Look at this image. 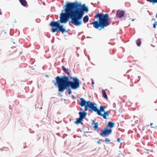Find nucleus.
Returning a JSON list of instances; mask_svg holds the SVG:
<instances>
[{"label":"nucleus","mask_w":157,"mask_h":157,"mask_svg":"<svg viewBox=\"0 0 157 157\" xmlns=\"http://www.w3.org/2000/svg\"><path fill=\"white\" fill-rule=\"evenodd\" d=\"M63 9L60 14L59 20L57 21L51 22L49 25L52 27V31L54 33L59 31L62 33H67L65 27L61 24H65L71 20L70 22L74 25L79 26L82 24V19L85 13L89 11L88 6L86 4H82L81 2L76 1L74 2H67L63 5Z\"/></svg>","instance_id":"nucleus-1"},{"label":"nucleus","mask_w":157,"mask_h":157,"mask_svg":"<svg viewBox=\"0 0 157 157\" xmlns=\"http://www.w3.org/2000/svg\"><path fill=\"white\" fill-rule=\"evenodd\" d=\"M94 17L97 20H94L91 24L96 29L101 30L110 24V22L108 21L110 18L108 13H96Z\"/></svg>","instance_id":"nucleus-2"},{"label":"nucleus","mask_w":157,"mask_h":157,"mask_svg":"<svg viewBox=\"0 0 157 157\" xmlns=\"http://www.w3.org/2000/svg\"><path fill=\"white\" fill-rule=\"evenodd\" d=\"M55 79L65 84L75 90L78 88L80 86V82L77 77L67 76L66 75L57 76Z\"/></svg>","instance_id":"nucleus-3"},{"label":"nucleus","mask_w":157,"mask_h":157,"mask_svg":"<svg viewBox=\"0 0 157 157\" xmlns=\"http://www.w3.org/2000/svg\"><path fill=\"white\" fill-rule=\"evenodd\" d=\"M55 80L56 81L53 80L52 82L54 83L55 86L58 88V91L62 93L65 90H67L68 91V94L70 95L71 94V90H74V89L65 84L63 83L62 82H60L57 79H55Z\"/></svg>","instance_id":"nucleus-4"},{"label":"nucleus","mask_w":157,"mask_h":157,"mask_svg":"<svg viewBox=\"0 0 157 157\" xmlns=\"http://www.w3.org/2000/svg\"><path fill=\"white\" fill-rule=\"evenodd\" d=\"M112 132V129L106 127L103 129H102L100 133V135L102 136L105 137L107 135L111 134Z\"/></svg>","instance_id":"nucleus-5"},{"label":"nucleus","mask_w":157,"mask_h":157,"mask_svg":"<svg viewBox=\"0 0 157 157\" xmlns=\"http://www.w3.org/2000/svg\"><path fill=\"white\" fill-rule=\"evenodd\" d=\"M89 106V110L91 112L94 111L96 113L97 109V105L95 102H92L89 101L88 102Z\"/></svg>","instance_id":"nucleus-6"},{"label":"nucleus","mask_w":157,"mask_h":157,"mask_svg":"<svg viewBox=\"0 0 157 157\" xmlns=\"http://www.w3.org/2000/svg\"><path fill=\"white\" fill-rule=\"evenodd\" d=\"M125 12L123 10H118L117 12L116 16L117 17L121 18L122 17H127V15L125 16L124 15Z\"/></svg>","instance_id":"nucleus-7"},{"label":"nucleus","mask_w":157,"mask_h":157,"mask_svg":"<svg viewBox=\"0 0 157 157\" xmlns=\"http://www.w3.org/2000/svg\"><path fill=\"white\" fill-rule=\"evenodd\" d=\"M78 114L79 115V117L84 119L86 117L87 113L84 111L83 109L81 108Z\"/></svg>","instance_id":"nucleus-8"},{"label":"nucleus","mask_w":157,"mask_h":157,"mask_svg":"<svg viewBox=\"0 0 157 157\" xmlns=\"http://www.w3.org/2000/svg\"><path fill=\"white\" fill-rule=\"evenodd\" d=\"M80 100L79 105L82 107H83L88 104L89 101H86L85 99L82 98L78 97Z\"/></svg>","instance_id":"nucleus-9"},{"label":"nucleus","mask_w":157,"mask_h":157,"mask_svg":"<svg viewBox=\"0 0 157 157\" xmlns=\"http://www.w3.org/2000/svg\"><path fill=\"white\" fill-rule=\"evenodd\" d=\"M105 105H101L100 107V109H98V108L97 107L96 113L99 116L100 115V113H102V112H103L105 111Z\"/></svg>","instance_id":"nucleus-10"},{"label":"nucleus","mask_w":157,"mask_h":157,"mask_svg":"<svg viewBox=\"0 0 157 157\" xmlns=\"http://www.w3.org/2000/svg\"><path fill=\"white\" fill-rule=\"evenodd\" d=\"M62 69L63 72L68 75L67 76H70V72L71 71L70 69L68 68H66L64 66H62Z\"/></svg>","instance_id":"nucleus-11"},{"label":"nucleus","mask_w":157,"mask_h":157,"mask_svg":"<svg viewBox=\"0 0 157 157\" xmlns=\"http://www.w3.org/2000/svg\"><path fill=\"white\" fill-rule=\"evenodd\" d=\"M104 112V114L102 113H100V115L101 117H102L104 119H107L108 118L107 117L109 115V111H105Z\"/></svg>","instance_id":"nucleus-12"},{"label":"nucleus","mask_w":157,"mask_h":157,"mask_svg":"<svg viewBox=\"0 0 157 157\" xmlns=\"http://www.w3.org/2000/svg\"><path fill=\"white\" fill-rule=\"evenodd\" d=\"M83 119L79 117L76 119V121L75 122V124H83L82 121H83Z\"/></svg>","instance_id":"nucleus-13"},{"label":"nucleus","mask_w":157,"mask_h":157,"mask_svg":"<svg viewBox=\"0 0 157 157\" xmlns=\"http://www.w3.org/2000/svg\"><path fill=\"white\" fill-rule=\"evenodd\" d=\"M115 126V123L114 122H113L112 121H109L108 122L106 127L111 128H112L114 127Z\"/></svg>","instance_id":"nucleus-14"},{"label":"nucleus","mask_w":157,"mask_h":157,"mask_svg":"<svg viewBox=\"0 0 157 157\" xmlns=\"http://www.w3.org/2000/svg\"><path fill=\"white\" fill-rule=\"evenodd\" d=\"M21 5L25 7H27L28 5L26 0H19Z\"/></svg>","instance_id":"nucleus-15"},{"label":"nucleus","mask_w":157,"mask_h":157,"mask_svg":"<svg viewBox=\"0 0 157 157\" xmlns=\"http://www.w3.org/2000/svg\"><path fill=\"white\" fill-rule=\"evenodd\" d=\"M89 20V17L88 15H86L85 16L83 19V22L86 24L88 22Z\"/></svg>","instance_id":"nucleus-16"},{"label":"nucleus","mask_w":157,"mask_h":157,"mask_svg":"<svg viewBox=\"0 0 157 157\" xmlns=\"http://www.w3.org/2000/svg\"><path fill=\"white\" fill-rule=\"evenodd\" d=\"M102 92L103 97L106 99H108V97L105 90L104 89L102 90Z\"/></svg>","instance_id":"nucleus-17"},{"label":"nucleus","mask_w":157,"mask_h":157,"mask_svg":"<svg viewBox=\"0 0 157 157\" xmlns=\"http://www.w3.org/2000/svg\"><path fill=\"white\" fill-rule=\"evenodd\" d=\"M93 125H94L93 127L94 129V130H97L98 128V122H95V123Z\"/></svg>","instance_id":"nucleus-18"},{"label":"nucleus","mask_w":157,"mask_h":157,"mask_svg":"<svg viewBox=\"0 0 157 157\" xmlns=\"http://www.w3.org/2000/svg\"><path fill=\"white\" fill-rule=\"evenodd\" d=\"M136 44L138 46L140 47V46L141 44V41L140 38L138 39L136 41Z\"/></svg>","instance_id":"nucleus-19"},{"label":"nucleus","mask_w":157,"mask_h":157,"mask_svg":"<svg viewBox=\"0 0 157 157\" xmlns=\"http://www.w3.org/2000/svg\"><path fill=\"white\" fill-rule=\"evenodd\" d=\"M146 1L150 3H152L154 5L155 3H157V0H146Z\"/></svg>","instance_id":"nucleus-20"},{"label":"nucleus","mask_w":157,"mask_h":157,"mask_svg":"<svg viewBox=\"0 0 157 157\" xmlns=\"http://www.w3.org/2000/svg\"><path fill=\"white\" fill-rule=\"evenodd\" d=\"M84 107V110L85 112L87 111L88 109H89V106H88V104L87 105H85Z\"/></svg>","instance_id":"nucleus-21"},{"label":"nucleus","mask_w":157,"mask_h":157,"mask_svg":"<svg viewBox=\"0 0 157 157\" xmlns=\"http://www.w3.org/2000/svg\"><path fill=\"white\" fill-rule=\"evenodd\" d=\"M153 28L154 29H155L156 28V26H157V22L155 21V23L153 24Z\"/></svg>","instance_id":"nucleus-22"},{"label":"nucleus","mask_w":157,"mask_h":157,"mask_svg":"<svg viewBox=\"0 0 157 157\" xmlns=\"http://www.w3.org/2000/svg\"><path fill=\"white\" fill-rule=\"evenodd\" d=\"M104 141L105 142H109L110 141V140L109 138H106Z\"/></svg>","instance_id":"nucleus-23"},{"label":"nucleus","mask_w":157,"mask_h":157,"mask_svg":"<svg viewBox=\"0 0 157 157\" xmlns=\"http://www.w3.org/2000/svg\"><path fill=\"white\" fill-rule=\"evenodd\" d=\"M121 139L120 138H117V141L118 142H120Z\"/></svg>","instance_id":"nucleus-24"},{"label":"nucleus","mask_w":157,"mask_h":157,"mask_svg":"<svg viewBox=\"0 0 157 157\" xmlns=\"http://www.w3.org/2000/svg\"><path fill=\"white\" fill-rule=\"evenodd\" d=\"M97 143L98 144H101V142L100 141V140H99L98 141H97Z\"/></svg>","instance_id":"nucleus-25"},{"label":"nucleus","mask_w":157,"mask_h":157,"mask_svg":"<svg viewBox=\"0 0 157 157\" xmlns=\"http://www.w3.org/2000/svg\"><path fill=\"white\" fill-rule=\"evenodd\" d=\"M91 121L92 122V124L93 125L95 123V122H94V121L93 120H92Z\"/></svg>","instance_id":"nucleus-26"},{"label":"nucleus","mask_w":157,"mask_h":157,"mask_svg":"<svg viewBox=\"0 0 157 157\" xmlns=\"http://www.w3.org/2000/svg\"><path fill=\"white\" fill-rule=\"evenodd\" d=\"M155 20H156V19L155 18H153L152 19V21H155Z\"/></svg>","instance_id":"nucleus-27"},{"label":"nucleus","mask_w":157,"mask_h":157,"mask_svg":"<svg viewBox=\"0 0 157 157\" xmlns=\"http://www.w3.org/2000/svg\"><path fill=\"white\" fill-rule=\"evenodd\" d=\"M91 84L92 85H93L94 84V82L93 81H92V82H91Z\"/></svg>","instance_id":"nucleus-28"},{"label":"nucleus","mask_w":157,"mask_h":157,"mask_svg":"<svg viewBox=\"0 0 157 157\" xmlns=\"http://www.w3.org/2000/svg\"><path fill=\"white\" fill-rule=\"evenodd\" d=\"M0 150H1V151H3L4 150L3 148H2L0 149Z\"/></svg>","instance_id":"nucleus-29"},{"label":"nucleus","mask_w":157,"mask_h":157,"mask_svg":"<svg viewBox=\"0 0 157 157\" xmlns=\"http://www.w3.org/2000/svg\"><path fill=\"white\" fill-rule=\"evenodd\" d=\"M72 98H76V97L74 95H72Z\"/></svg>","instance_id":"nucleus-30"},{"label":"nucleus","mask_w":157,"mask_h":157,"mask_svg":"<svg viewBox=\"0 0 157 157\" xmlns=\"http://www.w3.org/2000/svg\"><path fill=\"white\" fill-rule=\"evenodd\" d=\"M153 124V123H150V126H151V125H152Z\"/></svg>","instance_id":"nucleus-31"},{"label":"nucleus","mask_w":157,"mask_h":157,"mask_svg":"<svg viewBox=\"0 0 157 157\" xmlns=\"http://www.w3.org/2000/svg\"><path fill=\"white\" fill-rule=\"evenodd\" d=\"M45 77H49V76L47 75H45Z\"/></svg>","instance_id":"nucleus-32"},{"label":"nucleus","mask_w":157,"mask_h":157,"mask_svg":"<svg viewBox=\"0 0 157 157\" xmlns=\"http://www.w3.org/2000/svg\"><path fill=\"white\" fill-rule=\"evenodd\" d=\"M155 17L157 18V13H156V15H155Z\"/></svg>","instance_id":"nucleus-33"},{"label":"nucleus","mask_w":157,"mask_h":157,"mask_svg":"<svg viewBox=\"0 0 157 157\" xmlns=\"http://www.w3.org/2000/svg\"><path fill=\"white\" fill-rule=\"evenodd\" d=\"M134 20H135V19H132V21H134Z\"/></svg>","instance_id":"nucleus-34"},{"label":"nucleus","mask_w":157,"mask_h":157,"mask_svg":"<svg viewBox=\"0 0 157 157\" xmlns=\"http://www.w3.org/2000/svg\"><path fill=\"white\" fill-rule=\"evenodd\" d=\"M2 14V12H0V15Z\"/></svg>","instance_id":"nucleus-35"},{"label":"nucleus","mask_w":157,"mask_h":157,"mask_svg":"<svg viewBox=\"0 0 157 157\" xmlns=\"http://www.w3.org/2000/svg\"><path fill=\"white\" fill-rule=\"evenodd\" d=\"M89 24H87V27H88V25H89Z\"/></svg>","instance_id":"nucleus-36"},{"label":"nucleus","mask_w":157,"mask_h":157,"mask_svg":"<svg viewBox=\"0 0 157 157\" xmlns=\"http://www.w3.org/2000/svg\"><path fill=\"white\" fill-rule=\"evenodd\" d=\"M140 76H138V78H140Z\"/></svg>","instance_id":"nucleus-37"},{"label":"nucleus","mask_w":157,"mask_h":157,"mask_svg":"<svg viewBox=\"0 0 157 157\" xmlns=\"http://www.w3.org/2000/svg\"><path fill=\"white\" fill-rule=\"evenodd\" d=\"M114 22H113V23H112V24L113 25L114 24Z\"/></svg>","instance_id":"nucleus-38"},{"label":"nucleus","mask_w":157,"mask_h":157,"mask_svg":"<svg viewBox=\"0 0 157 157\" xmlns=\"http://www.w3.org/2000/svg\"><path fill=\"white\" fill-rule=\"evenodd\" d=\"M60 95V93H59V94H58V95Z\"/></svg>","instance_id":"nucleus-39"},{"label":"nucleus","mask_w":157,"mask_h":157,"mask_svg":"<svg viewBox=\"0 0 157 157\" xmlns=\"http://www.w3.org/2000/svg\"><path fill=\"white\" fill-rule=\"evenodd\" d=\"M36 22H37V20H36Z\"/></svg>","instance_id":"nucleus-40"},{"label":"nucleus","mask_w":157,"mask_h":157,"mask_svg":"<svg viewBox=\"0 0 157 157\" xmlns=\"http://www.w3.org/2000/svg\"><path fill=\"white\" fill-rule=\"evenodd\" d=\"M155 110L157 111V109H156Z\"/></svg>","instance_id":"nucleus-41"},{"label":"nucleus","mask_w":157,"mask_h":157,"mask_svg":"<svg viewBox=\"0 0 157 157\" xmlns=\"http://www.w3.org/2000/svg\"><path fill=\"white\" fill-rule=\"evenodd\" d=\"M13 43L15 44V43L14 42H13Z\"/></svg>","instance_id":"nucleus-42"},{"label":"nucleus","mask_w":157,"mask_h":157,"mask_svg":"<svg viewBox=\"0 0 157 157\" xmlns=\"http://www.w3.org/2000/svg\"><path fill=\"white\" fill-rule=\"evenodd\" d=\"M124 20H126V19H124Z\"/></svg>","instance_id":"nucleus-43"}]
</instances>
